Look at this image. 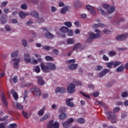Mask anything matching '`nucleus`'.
<instances>
[{
    "label": "nucleus",
    "mask_w": 128,
    "mask_h": 128,
    "mask_svg": "<svg viewBox=\"0 0 128 128\" xmlns=\"http://www.w3.org/2000/svg\"><path fill=\"white\" fill-rule=\"evenodd\" d=\"M46 64L47 66H45L44 64L42 62L40 64V68L44 72H50V70H56V64L49 62L47 63Z\"/></svg>",
    "instance_id": "1"
},
{
    "label": "nucleus",
    "mask_w": 128,
    "mask_h": 128,
    "mask_svg": "<svg viewBox=\"0 0 128 128\" xmlns=\"http://www.w3.org/2000/svg\"><path fill=\"white\" fill-rule=\"evenodd\" d=\"M94 32H96V34H94V32H90L89 34L90 36L86 40V42L90 44V42H92V40H94H94H96L99 38H100V31L98 29H96L94 30Z\"/></svg>",
    "instance_id": "2"
},
{
    "label": "nucleus",
    "mask_w": 128,
    "mask_h": 128,
    "mask_svg": "<svg viewBox=\"0 0 128 128\" xmlns=\"http://www.w3.org/2000/svg\"><path fill=\"white\" fill-rule=\"evenodd\" d=\"M106 118L108 120H112V122H116V114L114 112H108L106 114Z\"/></svg>",
    "instance_id": "3"
},
{
    "label": "nucleus",
    "mask_w": 128,
    "mask_h": 128,
    "mask_svg": "<svg viewBox=\"0 0 128 128\" xmlns=\"http://www.w3.org/2000/svg\"><path fill=\"white\" fill-rule=\"evenodd\" d=\"M30 92H32V94H34V96H42V92H40V88H32L30 90Z\"/></svg>",
    "instance_id": "4"
},
{
    "label": "nucleus",
    "mask_w": 128,
    "mask_h": 128,
    "mask_svg": "<svg viewBox=\"0 0 128 128\" xmlns=\"http://www.w3.org/2000/svg\"><path fill=\"white\" fill-rule=\"evenodd\" d=\"M67 92L69 94H74L76 92V85L72 83L69 84L67 88Z\"/></svg>",
    "instance_id": "5"
},
{
    "label": "nucleus",
    "mask_w": 128,
    "mask_h": 128,
    "mask_svg": "<svg viewBox=\"0 0 128 128\" xmlns=\"http://www.w3.org/2000/svg\"><path fill=\"white\" fill-rule=\"evenodd\" d=\"M84 50V46H82V44L77 43L74 45L72 50H76L78 52H80V50Z\"/></svg>",
    "instance_id": "6"
},
{
    "label": "nucleus",
    "mask_w": 128,
    "mask_h": 128,
    "mask_svg": "<svg viewBox=\"0 0 128 128\" xmlns=\"http://www.w3.org/2000/svg\"><path fill=\"white\" fill-rule=\"evenodd\" d=\"M110 72V70L106 69V68L102 70L98 74V76L99 78H102V76H106V74L108 72Z\"/></svg>",
    "instance_id": "7"
},
{
    "label": "nucleus",
    "mask_w": 128,
    "mask_h": 128,
    "mask_svg": "<svg viewBox=\"0 0 128 128\" xmlns=\"http://www.w3.org/2000/svg\"><path fill=\"white\" fill-rule=\"evenodd\" d=\"M24 58L26 64H30V56L28 54H26L24 56Z\"/></svg>",
    "instance_id": "8"
},
{
    "label": "nucleus",
    "mask_w": 128,
    "mask_h": 128,
    "mask_svg": "<svg viewBox=\"0 0 128 128\" xmlns=\"http://www.w3.org/2000/svg\"><path fill=\"white\" fill-rule=\"evenodd\" d=\"M36 78L38 80L37 82L39 86H44V84L46 82L44 81L42 76H37Z\"/></svg>",
    "instance_id": "9"
},
{
    "label": "nucleus",
    "mask_w": 128,
    "mask_h": 128,
    "mask_svg": "<svg viewBox=\"0 0 128 128\" xmlns=\"http://www.w3.org/2000/svg\"><path fill=\"white\" fill-rule=\"evenodd\" d=\"M1 98L4 106H8V100H6V97L4 92H2Z\"/></svg>",
    "instance_id": "10"
},
{
    "label": "nucleus",
    "mask_w": 128,
    "mask_h": 128,
    "mask_svg": "<svg viewBox=\"0 0 128 128\" xmlns=\"http://www.w3.org/2000/svg\"><path fill=\"white\" fill-rule=\"evenodd\" d=\"M66 90V88L64 87H58L56 89L55 92L56 94H58V92L60 94H64Z\"/></svg>",
    "instance_id": "11"
},
{
    "label": "nucleus",
    "mask_w": 128,
    "mask_h": 128,
    "mask_svg": "<svg viewBox=\"0 0 128 128\" xmlns=\"http://www.w3.org/2000/svg\"><path fill=\"white\" fill-rule=\"evenodd\" d=\"M96 106H98V104H99L100 106L104 108L105 110H107V108H108V106H106L102 101H98L96 102L95 104Z\"/></svg>",
    "instance_id": "12"
},
{
    "label": "nucleus",
    "mask_w": 128,
    "mask_h": 128,
    "mask_svg": "<svg viewBox=\"0 0 128 128\" xmlns=\"http://www.w3.org/2000/svg\"><path fill=\"white\" fill-rule=\"evenodd\" d=\"M86 8L88 10V12H92V14H96V10H94V8H92V6L90 4H88L86 6Z\"/></svg>",
    "instance_id": "13"
},
{
    "label": "nucleus",
    "mask_w": 128,
    "mask_h": 128,
    "mask_svg": "<svg viewBox=\"0 0 128 128\" xmlns=\"http://www.w3.org/2000/svg\"><path fill=\"white\" fill-rule=\"evenodd\" d=\"M45 36L46 38H48V40H52V38H54V36L48 31H46L45 33Z\"/></svg>",
    "instance_id": "14"
},
{
    "label": "nucleus",
    "mask_w": 128,
    "mask_h": 128,
    "mask_svg": "<svg viewBox=\"0 0 128 128\" xmlns=\"http://www.w3.org/2000/svg\"><path fill=\"white\" fill-rule=\"evenodd\" d=\"M12 60L14 62V68H15L18 69V64H20V60L18 58H14L12 59Z\"/></svg>",
    "instance_id": "15"
},
{
    "label": "nucleus",
    "mask_w": 128,
    "mask_h": 128,
    "mask_svg": "<svg viewBox=\"0 0 128 128\" xmlns=\"http://www.w3.org/2000/svg\"><path fill=\"white\" fill-rule=\"evenodd\" d=\"M11 94H12L14 100H18V93L16 92V90H14V89H12L11 90Z\"/></svg>",
    "instance_id": "16"
},
{
    "label": "nucleus",
    "mask_w": 128,
    "mask_h": 128,
    "mask_svg": "<svg viewBox=\"0 0 128 128\" xmlns=\"http://www.w3.org/2000/svg\"><path fill=\"white\" fill-rule=\"evenodd\" d=\"M69 10L70 6H64L62 8V10H60V14H66V12L68 11Z\"/></svg>",
    "instance_id": "17"
},
{
    "label": "nucleus",
    "mask_w": 128,
    "mask_h": 128,
    "mask_svg": "<svg viewBox=\"0 0 128 128\" xmlns=\"http://www.w3.org/2000/svg\"><path fill=\"white\" fill-rule=\"evenodd\" d=\"M60 31L62 34H66L68 32V28L64 26H62L60 28Z\"/></svg>",
    "instance_id": "18"
},
{
    "label": "nucleus",
    "mask_w": 128,
    "mask_h": 128,
    "mask_svg": "<svg viewBox=\"0 0 128 128\" xmlns=\"http://www.w3.org/2000/svg\"><path fill=\"white\" fill-rule=\"evenodd\" d=\"M66 104L67 106H70L72 108L74 106V104L72 102H71L70 100H66Z\"/></svg>",
    "instance_id": "19"
},
{
    "label": "nucleus",
    "mask_w": 128,
    "mask_h": 128,
    "mask_svg": "<svg viewBox=\"0 0 128 128\" xmlns=\"http://www.w3.org/2000/svg\"><path fill=\"white\" fill-rule=\"evenodd\" d=\"M22 114L23 116L26 119H28L29 118H30V116H32V114H30V112L22 111Z\"/></svg>",
    "instance_id": "20"
},
{
    "label": "nucleus",
    "mask_w": 128,
    "mask_h": 128,
    "mask_svg": "<svg viewBox=\"0 0 128 128\" xmlns=\"http://www.w3.org/2000/svg\"><path fill=\"white\" fill-rule=\"evenodd\" d=\"M104 28L106 25L104 24H94L92 25V27L93 28Z\"/></svg>",
    "instance_id": "21"
},
{
    "label": "nucleus",
    "mask_w": 128,
    "mask_h": 128,
    "mask_svg": "<svg viewBox=\"0 0 128 128\" xmlns=\"http://www.w3.org/2000/svg\"><path fill=\"white\" fill-rule=\"evenodd\" d=\"M67 117L68 115H66V112H64L61 113L58 116V118H60V120H66Z\"/></svg>",
    "instance_id": "22"
},
{
    "label": "nucleus",
    "mask_w": 128,
    "mask_h": 128,
    "mask_svg": "<svg viewBox=\"0 0 128 128\" xmlns=\"http://www.w3.org/2000/svg\"><path fill=\"white\" fill-rule=\"evenodd\" d=\"M50 116V113H47L45 114L44 116L40 120V122H44V120H46Z\"/></svg>",
    "instance_id": "23"
},
{
    "label": "nucleus",
    "mask_w": 128,
    "mask_h": 128,
    "mask_svg": "<svg viewBox=\"0 0 128 128\" xmlns=\"http://www.w3.org/2000/svg\"><path fill=\"white\" fill-rule=\"evenodd\" d=\"M116 40L119 41L124 40H126V36H124V34L118 35L116 37Z\"/></svg>",
    "instance_id": "24"
},
{
    "label": "nucleus",
    "mask_w": 128,
    "mask_h": 128,
    "mask_svg": "<svg viewBox=\"0 0 128 128\" xmlns=\"http://www.w3.org/2000/svg\"><path fill=\"white\" fill-rule=\"evenodd\" d=\"M116 10V8H114V6H110L109 8L107 10V12H108V14H112V12H114V11Z\"/></svg>",
    "instance_id": "25"
},
{
    "label": "nucleus",
    "mask_w": 128,
    "mask_h": 128,
    "mask_svg": "<svg viewBox=\"0 0 128 128\" xmlns=\"http://www.w3.org/2000/svg\"><path fill=\"white\" fill-rule=\"evenodd\" d=\"M78 64H70L69 66V69L71 70H76V68H78Z\"/></svg>",
    "instance_id": "26"
},
{
    "label": "nucleus",
    "mask_w": 128,
    "mask_h": 128,
    "mask_svg": "<svg viewBox=\"0 0 128 128\" xmlns=\"http://www.w3.org/2000/svg\"><path fill=\"white\" fill-rule=\"evenodd\" d=\"M124 67L123 65H121L119 66L116 70V72H124Z\"/></svg>",
    "instance_id": "27"
},
{
    "label": "nucleus",
    "mask_w": 128,
    "mask_h": 128,
    "mask_svg": "<svg viewBox=\"0 0 128 128\" xmlns=\"http://www.w3.org/2000/svg\"><path fill=\"white\" fill-rule=\"evenodd\" d=\"M30 15L31 16H40L38 12L36 10H32Z\"/></svg>",
    "instance_id": "28"
},
{
    "label": "nucleus",
    "mask_w": 128,
    "mask_h": 128,
    "mask_svg": "<svg viewBox=\"0 0 128 128\" xmlns=\"http://www.w3.org/2000/svg\"><path fill=\"white\" fill-rule=\"evenodd\" d=\"M62 126L64 128H68L72 126V125L68 122L67 121L62 123Z\"/></svg>",
    "instance_id": "29"
},
{
    "label": "nucleus",
    "mask_w": 128,
    "mask_h": 128,
    "mask_svg": "<svg viewBox=\"0 0 128 128\" xmlns=\"http://www.w3.org/2000/svg\"><path fill=\"white\" fill-rule=\"evenodd\" d=\"M36 18V22L38 24H42V22H44V18L42 17H35Z\"/></svg>",
    "instance_id": "30"
},
{
    "label": "nucleus",
    "mask_w": 128,
    "mask_h": 128,
    "mask_svg": "<svg viewBox=\"0 0 128 128\" xmlns=\"http://www.w3.org/2000/svg\"><path fill=\"white\" fill-rule=\"evenodd\" d=\"M73 6L75 8H78V6H80V0H75L74 2Z\"/></svg>",
    "instance_id": "31"
},
{
    "label": "nucleus",
    "mask_w": 128,
    "mask_h": 128,
    "mask_svg": "<svg viewBox=\"0 0 128 128\" xmlns=\"http://www.w3.org/2000/svg\"><path fill=\"white\" fill-rule=\"evenodd\" d=\"M19 16H28V13L24 12L23 11H20L19 12Z\"/></svg>",
    "instance_id": "32"
},
{
    "label": "nucleus",
    "mask_w": 128,
    "mask_h": 128,
    "mask_svg": "<svg viewBox=\"0 0 128 128\" xmlns=\"http://www.w3.org/2000/svg\"><path fill=\"white\" fill-rule=\"evenodd\" d=\"M18 56V50L14 51L11 54V58H16Z\"/></svg>",
    "instance_id": "33"
},
{
    "label": "nucleus",
    "mask_w": 128,
    "mask_h": 128,
    "mask_svg": "<svg viewBox=\"0 0 128 128\" xmlns=\"http://www.w3.org/2000/svg\"><path fill=\"white\" fill-rule=\"evenodd\" d=\"M66 106H61L59 108V112H66Z\"/></svg>",
    "instance_id": "34"
},
{
    "label": "nucleus",
    "mask_w": 128,
    "mask_h": 128,
    "mask_svg": "<svg viewBox=\"0 0 128 128\" xmlns=\"http://www.w3.org/2000/svg\"><path fill=\"white\" fill-rule=\"evenodd\" d=\"M44 110H46L44 107L42 108L40 110L38 111V114L39 116H44Z\"/></svg>",
    "instance_id": "35"
},
{
    "label": "nucleus",
    "mask_w": 128,
    "mask_h": 128,
    "mask_svg": "<svg viewBox=\"0 0 128 128\" xmlns=\"http://www.w3.org/2000/svg\"><path fill=\"white\" fill-rule=\"evenodd\" d=\"M45 60L47 62H54V59L52 57L50 56H46L45 57Z\"/></svg>",
    "instance_id": "36"
},
{
    "label": "nucleus",
    "mask_w": 128,
    "mask_h": 128,
    "mask_svg": "<svg viewBox=\"0 0 128 128\" xmlns=\"http://www.w3.org/2000/svg\"><path fill=\"white\" fill-rule=\"evenodd\" d=\"M98 10H100L101 12V14L102 16H106V12L104 11V10H102V7H100L98 9Z\"/></svg>",
    "instance_id": "37"
},
{
    "label": "nucleus",
    "mask_w": 128,
    "mask_h": 128,
    "mask_svg": "<svg viewBox=\"0 0 128 128\" xmlns=\"http://www.w3.org/2000/svg\"><path fill=\"white\" fill-rule=\"evenodd\" d=\"M76 121L77 122H78L79 124H84V118H80L79 119H77L76 120Z\"/></svg>",
    "instance_id": "38"
},
{
    "label": "nucleus",
    "mask_w": 128,
    "mask_h": 128,
    "mask_svg": "<svg viewBox=\"0 0 128 128\" xmlns=\"http://www.w3.org/2000/svg\"><path fill=\"white\" fill-rule=\"evenodd\" d=\"M68 44H74V41L72 38H68L67 40Z\"/></svg>",
    "instance_id": "39"
},
{
    "label": "nucleus",
    "mask_w": 128,
    "mask_h": 128,
    "mask_svg": "<svg viewBox=\"0 0 128 128\" xmlns=\"http://www.w3.org/2000/svg\"><path fill=\"white\" fill-rule=\"evenodd\" d=\"M80 94L83 96H84L85 98H90V95L84 92H83L80 91Z\"/></svg>",
    "instance_id": "40"
},
{
    "label": "nucleus",
    "mask_w": 128,
    "mask_h": 128,
    "mask_svg": "<svg viewBox=\"0 0 128 128\" xmlns=\"http://www.w3.org/2000/svg\"><path fill=\"white\" fill-rule=\"evenodd\" d=\"M52 124H54V120H52L49 122L48 124H47L46 128H52Z\"/></svg>",
    "instance_id": "41"
},
{
    "label": "nucleus",
    "mask_w": 128,
    "mask_h": 128,
    "mask_svg": "<svg viewBox=\"0 0 128 128\" xmlns=\"http://www.w3.org/2000/svg\"><path fill=\"white\" fill-rule=\"evenodd\" d=\"M0 22L2 24H6V18L4 16L1 17L0 18Z\"/></svg>",
    "instance_id": "42"
},
{
    "label": "nucleus",
    "mask_w": 128,
    "mask_h": 128,
    "mask_svg": "<svg viewBox=\"0 0 128 128\" xmlns=\"http://www.w3.org/2000/svg\"><path fill=\"white\" fill-rule=\"evenodd\" d=\"M106 66L108 68H112V66H114V62H107Z\"/></svg>",
    "instance_id": "43"
},
{
    "label": "nucleus",
    "mask_w": 128,
    "mask_h": 128,
    "mask_svg": "<svg viewBox=\"0 0 128 128\" xmlns=\"http://www.w3.org/2000/svg\"><path fill=\"white\" fill-rule=\"evenodd\" d=\"M34 72H36V74H38L40 72V66H38L35 68Z\"/></svg>",
    "instance_id": "44"
},
{
    "label": "nucleus",
    "mask_w": 128,
    "mask_h": 128,
    "mask_svg": "<svg viewBox=\"0 0 128 128\" xmlns=\"http://www.w3.org/2000/svg\"><path fill=\"white\" fill-rule=\"evenodd\" d=\"M108 54L110 56H116V53L114 52V51H110Z\"/></svg>",
    "instance_id": "45"
},
{
    "label": "nucleus",
    "mask_w": 128,
    "mask_h": 128,
    "mask_svg": "<svg viewBox=\"0 0 128 128\" xmlns=\"http://www.w3.org/2000/svg\"><path fill=\"white\" fill-rule=\"evenodd\" d=\"M64 26H66L68 28H72V22H66L64 23Z\"/></svg>",
    "instance_id": "46"
},
{
    "label": "nucleus",
    "mask_w": 128,
    "mask_h": 128,
    "mask_svg": "<svg viewBox=\"0 0 128 128\" xmlns=\"http://www.w3.org/2000/svg\"><path fill=\"white\" fill-rule=\"evenodd\" d=\"M52 126L54 128H60V124L58 122H55L54 124H52Z\"/></svg>",
    "instance_id": "47"
},
{
    "label": "nucleus",
    "mask_w": 128,
    "mask_h": 128,
    "mask_svg": "<svg viewBox=\"0 0 128 128\" xmlns=\"http://www.w3.org/2000/svg\"><path fill=\"white\" fill-rule=\"evenodd\" d=\"M113 66L114 68H116V66H118L120 64H122V62H113Z\"/></svg>",
    "instance_id": "48"
},
{
    "label": "nucleus",
    "mask_w": 128,
    "mask_h": 128,
    "mask_svg": "<svg viewBox=\"0 0 128 128\" xmlns=\"http://www.w3.org/2000/svg\"><path fill=\"white\" fill-rule=\"evenodd\" d=\"M16 106L18 108V110H22V108H24V106H22V104L19 103L16 104Z\"/></svg>",
    "instance_id": "49"
},
{
    "label": "nucleus",
    "mask_w": 128,
    "mask_h": 128,
    "mask_svg": "<svg viewBox=\"0 0 128 128\" xmlns=\"http://www.w3.org/2000/svg\"><path fill=\"white\" fill-rule=\"evenodd\" d=\"M110 6V4H104L102 5L103 8H104L105 10H108Z\"/></svg>",
    "instance_id": "50"
},
{
    "label": "nucleus",
    "mask_w": 128,
    "mask_h": 128,
    "mask_svg": "<svg viewBox=\"0 0 128 128\" xmlns=\"http://www.w3.org/2000/svg\"><path fill=\"white\" fill-rule=\"evenodd\" d=\"M66 62H67L68 64H74V63L76 62V60L72 59V60H68Z\"/></svg>",
    "instance_id": "51"
},
{
    "label": "nucleus",
    "mask_w": 128,
    "mask_h": 128,
    "mask_svg": "<svg viewBox=\"0 0 128 128\" xmlns=\"http://www.w3.org/2000/svg\"><path fill=\"white\" fill-rule=\"evenodd\" d=\"M68 36H74V32H72V30H68Z\"/></svg>",
    "instance_id": "52"
},
{
    "label": "nucleus",
    "mask_w": 128,
    "mask_h": 128,
    "mask_svg": "<svg viewBox=\"0 0 128 128\" xmlns=\"http://www.w3.org/2000/svg\"><path fill=\"white\" fill-rule=\"evenodd\" d=\"M74 118H69L67 120L66 122L70 124H72V122H74Z\"/></svg>",
    "instance_id": "53"
},
{
    "label": "nucleus",
    "mask_w": 128,
    "mask_h": 128,
    "mask_svg": "<svg viewBox=\"0 0 128 128\" xmlns=\"http://www.w3.org/2000/svg\"><path fill=\"white\" fill-rule=\"evenodd\" d=\"M22 45L26 48V46H28V42L26 40H22Z\"/></svg>",
    "instance_id": "54"
},
{
    "label": "nucleus",
    "mask_w": 128,
    "mask_h": 128,
    "mask_svg": "<svg viewBox=\"0 0 128 128\" xmlns=\"http://www.w3.org/2000/svg\"><path fill=\"white\" fill-rule=\"evenodd\" d=\"M8 118V116H6L3 117L2 118H0V121L1 122H4V120H6Z\"/></svg>",
    "instance_id": "55"
},
{
    "label": "nucleus",
    "mask_w": 128,
    "mask_h": 128,
    "mask_svg": "<svg viewBox=\"0 0 128 128\" xmlns=\"http://www.w3.org/2000/svg\"><path fill=\"white\" fill-rule=\"evenodd\" d=\"M18 76H14L12 78L14 84H16L18 82Z\"/></svg>",
    "instance_id": "56"
},
{
    "label": "nucleus",
    "mask_w": 128,
    "mask_h": 128,
    "mask_svg": "<svg viewBox=\"0 0 128 128\" xmlns=\"http://www.w3.org/2000/svg\"><path fill=\"white\" fill-rule=\"evenodd\" d=\"M104 34H110L112 32V31L110 30H108L106 29H105L103 30Z\"/></svg>",
    "instance_id": "57"
},
{
    "label": "nucleus",
    "mask_w": 128,
    "mask_h": 128,
    "mask_svg": "<svg viewBox=\"0 0 128 128\" xmlns=\"http://www.w3.org/2000/svg\"><path fill=\"white\" fill-rule=\"evenodd\" d=\"M128 96V94L127 92H122V98H126Z\"/></svg>",
    "instance_id": "58"
},
{
    "label": "nucleus",
    "mask_w": 128,
    "mask_h": 128,
    "mask_svg": "<svg viewBox=\"0 0 128 128\" xmlns=\"http://www.w3.org/2000/svg\"><path fill=\"white\" fill-rule=\"evenodd\" d=\"M28 98V90H26L24 91V100H25Z\"/></svg>",
    "instance_id": "59"
},
{
    "label": "nucleus",
    "mask_w": 128,
    "mask_h": 128,
    "mask_svg": "<svg viewBox=\"0 0 128 128\" xmlns=\"http://www.w3.org/2000/svg\"><path fill=\"white\" fill-rule=\"evenodd\" d=\"M102 58L104 60H105V62H108V60H109L108 57L106 54L103 55Z\"/></svg>",
    "instance_id": "60"
},
{
    "label": "nucleus",
    "mask_w": 128,
    "mask_h": 128,
    "mask_svg": "<svg viewBox=\"0 0 128 128\" xmlns=\"http://www.w3.org/2000/svg\"><path fill=\"white\" fill-rule=\"evenodd\" d=\"M20 8L22 10H26V8H28V6L26 4H22Z\"/></svg>",
    "instance_id": "61"
},
{
    "label": "nucleus",
    "mask_w": 128,
    "mask_h": 128,
    "mask_svg": "<svg viewBox=\"0 0 128 128\" xmlns=\"http://www.w3.org/2000/svg\"><path fill=\"white\" fill-rule=\"evenodd\" d=\"M102 70V66H101L100 65H98L96 66V70H98L100 72V71Z\"/></svg>",
    "instance_id": "62"
},
{
    "label": "nucleus",
    "mask_w": 128,
    "mask_h": 128,
    "mask_svg": "<svg viewBox=\"0 0 128 128\" xmlns=\"http://www.w3.org/2000/svg\"><path fill=\"white\" fill-rule=\"evenodd\" d=\"M16 128V124H10L9 128Z\"/></svg>",
    "instance_id": "63"
},
{
    "label": "nucleus",
    "mask_w": 128,
    "mask_h": 128,
    "mask_svg": "<svg viewBox=\"0 0 128 128\" xmlns=\"http://www.w3.org/2000/svg\"><path fill=\"white\" fill-rule=\"evenodd\" d=\"M42 96L44 98H48V93H44Z\"/></svg>",
    "instance_id": "64"
}]
</instances>
